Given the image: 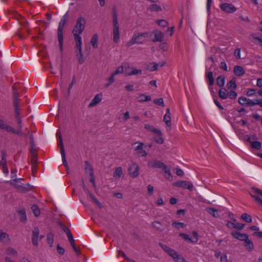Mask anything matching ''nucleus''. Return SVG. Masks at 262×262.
Returning <instances> with one entry per match:
<instances>
[{"instance_id": "1", "label": "nucleus", "mask_w": 262, "mask_h": 262, "mask_svg": "<svg viewBox=\"0 0 262 262\" xmlns=\"http://www.w3.org/2000/svg\"><path fill=\"white\" fill-rule=\"evenodd\" d=\"M13 90V105L14 107V115L15 117L17 123V129H15L13 128L14 132H11L19 136H24V133L22 132V121L20 117V108L19 103L20 99L19 98V95L17 93L15 85L14 84L12 86Z\"/></svg>"}, {"instance_id": "2", "label": "nucleus", "mask_w": 262, "mask_h": 262, "mask_svg": "<svg viewBox=\"0 0 262 262\" xmlns=\"http://www.w3.org/2000/svg\"><path fill=\"white\" fill-rule=\"evenodd\" d=\"M85 24L86 20L83 17L80 16L77 19L76 25L72 30V34L74 37L75 43L82 42L80 35L84 31Z\"/></svg>"}, {"instance_id": "3", "label": "nucleus", "mask_w": 262, "mask_h": 262, "mask_svg": "<svg viewBox=\"0 0 262 262\" xmlns=\"http://www.w3.org/2000/svg\"><path fill=\"white\" fill-rule=\"evenodd\" d=\"M68 18V12H67L61 18L60 22L58 25L57 29V36L59 41V45L60 47V51L62 50L63 37V29L64 26L66 23Z\"/></svg>"}, {"instance_id": "4", "label": "nucleus", "mask_w": 262, "mask_h": 262, "mask_svg": "<svg viewBox=\"0 0 262 262\" xmlns=\"http://www.w3.org/2000/svg\"><path fill=\"white\" fill-rule=\"evenodd\" d=\"M159 245L165 252L168 253L169 256L172 257L174 262H186L185 259L173 249H171L168 246L164 245L161 243L159 244Z\"/></svg>"}, {"instance_id": "5", "label": "nucleus", "mask_w": 262, "mask_h": 262, "mask_svg": "<svg viewBox=\"0 0 262 262\" xmlns=\"http://www.w3.org/2000/svg\"><path fill=\"white\" fill-rule=\"evenodd\" d=\"M148 37L147 33H137L134 34L129 41L130 45L140 44L144 42Z\"/></svg>"}, {"instance_id": "6", "label": "nucleus", "mask_w": 262, "mask_h": 262, "mask_svg": "<svg viewBox=\"0 0 262 262\" xmlns=\"http://www.w3.org/2000/svg\"><path fill=\"white\" fill-rule=\"evenodd\" d=\"M252 193H250L251 196L257 204L262 206V199L260 198V196L262 197V190L258 188L253 187L252 189Z\"/></svg>"}, {"instance_id": "7", "label": "nucleus", "mask_w": 262, "mask_h": 262, "mask_svg": "<svg viewBox=\"0 0 262 262\" xmlns=\"http://www.w3.org/2000/svg\"><path fill=\"white\" fill-rule=\"evenodd\" d=\"M238 102L243 106H252L255 105V100H253L244 96L239 97Z\"/></svg>"}, {"instance_id": "8", "label": "nucleus", "mask_w": 262, "mask_h": 262, "mask_svg": "<svg viewBox=\"0 0 262 262\" xmlns=\"http://www.w3.org/2000/svg\"><path fill=\"white\" fill-rule=\"evenodd\" d=\"M76 56L78 58V62L80 64L83 63L85 59L83 57V54L82 53V42H76Z\"/></svg>"}, {"instance_id": "9", "label": "nucleus", "mask_w": 262, "mask_h": 262, "mask_svg": "<svg viewBox=\"0 0 262 262\" xmlns=\"http://www.w3.org/2000/svg\"><path fill=\"white\" fill-rule=\"evenodd\" d=\"M173 186L182 187L184 189H188L190 191H191L193 188L192 184L187 181H178L173 184Z\"/></svg>"}, {"instance_id": "10", "label": "nucleus", "mask_w": 262, "mask_h": 262, "mask_svg": "<svg viewBox=\"0 0 262 262\" xmlns=\"http://www.w3.org/2000/svg\"><path fill=\"white\" fill-rule=\"evenodd\" d=\"M59 145L60 148V154H61V158H62V162H63V164L66 167L67 169H68V163H67V162L66 161V154H65L64 146H63V144L61 136L60 135V134L59 135Z\"/></svg>"}, {"instance_id": "11", "label": "nucleus", "mask_w": 262, "mask_h": 262, "mask_svg": "<svg viewBox=\"0 0 262 262\" xmlns=\"http://www.w3.org/2000/svg\"><path fill=\"white\" fill-rule=\"evenodd\" d=\"M220 8L226 13H233L236 8L231 4L223 3L220 5Z\"/></svg>"}, {"instance_id": "12", "label": "nucleus", "mask_w": 262, "mask_h": 262, "mask_svg": "<svg viewBox=\"0 0 262 262\" xmlns=\"http://www.w3.org/2000/svg\"><path fill=\"white\" fill-rule=\"evenodd\" d=\"M147 166L152 168H161L162 170L166 168V165L160 161L151 160L148 162Z\"/></svg>"}, {"instance_id": "13", "label": "nucleus", "mask_w": 262, "mask_h": 262, "mask_svg": "<svg viewBox=\"0 0 262 262\" xmlns=\"http://www.w3.org/2000/svg\"><path fill=\"white\" fill-rule=\"evenodd\" d=\"M119 27L118 22H113V40L115 42H118L119 41Z\"/></svg>"}, {"instance_id": "14", "label": "nucleus", "mask_w": 262, "mask_h": 262, "mask_svg": "<svg viewBox=\"0 0 262 262\" xmlns=\"http://www.w3.org/2000/svg\"><path fill=\"white\" fill-rule=\"evenodd\" d=\"M139 168L138 164L133 163L129 168V175L133 178H136L139 174Z\"/></svg>"}, {"instance_id": "15", "label": "nucleus", "mask_w": 262, "mask_h": 262, "mask_svg": "<svg viewBox=\"0 0 262 262\" xmlns=\"http://www.w3.org/2000/svg\"><path fill=\"white\" fill-rule=\"evenodd\" d=\"M11 184L13 185V183H11ZM13 185L15 186V187L17 189V190L20 192H23L26 193L29 190H30L32 186L30 185L29 184H27L26 185H20V184H13Z\"/></svg>"}, {"instance_id": "16", "label": "nucleus", "mask_w": 262, "mask_h": 262, "mask_svg": "<svg viewBox=\"0 0 262 262\" xmlns=\"http://www.w3.org/2000/svg\"><path fill=\"white\" fill-rule=\"evenodd\" d=\"M231 234L234 238L241 241H246L249 237L247 234L241 233L236 231H232Z\"/></svg>"}, {"instance_id": "17", "label": "nucleus", "mask_w": 262, "mask_h": 262, "mask_svg": "<svg viewBox=\"0 0 262 262\" xmlns=\"http://www.w3.org/2000/svg\"><path fill=\"white\" fill-rule=\"evenodd\" d=\"M10 241L11 239L9 234L0 229V242L5 245H7Z\"/></svg>"}, {"instance_id": "18", "label": "nucleus", "mask_w": 262, "mask_h": 262, "mask_svg": "<svg viewBox=\"0 0 262 262\" xmlns=\"http://www.w3.org/2000/svg\"><path fill=\"white\" fill-rule=\"evenodd\" d=\"M39 234V230L37 227L35 228L32 231V242L34 246L38 245V238Z\"/></svg>"}, {"instance_id": "19", "label": "nucleus", "mask_w": 262, "mask_h": 262, "mask_svg": "<svg viewBox=\"0 0 262 262\" xmlns=\"http://www.w3.org/2000/svg\"><path fill=\"white\" fill-rule=\"evenodd\" d=\"M155 37L152 40L153 42H162L163 40L164 34L161 31L155 30L153 32Z\"/></svg>"}, {"instance_id": "20", "label": "nucleus", "mask_w": 262, "mask_h": 262, "mask_svg": "<svg viewBox=\"0 0 262 262\" xmlns=\"http://www.w3.org/2000/svg\"><path fill=\"white\" fill-rule=\"evenodd\" d=\"M102 94H98L95 96L89 104V107H92L98 104L102 99Z\"/></svg>"}, {"instance_id": "21", "label": "nucleus", "mask_w": 262, "mask_h": 262, "mask_svg": "<svg viewBox=\"0 0 262 262\" xmlns=\"http://www.w3.org/2000/svg\"><path fill=\"white\" fill-rule=\"evenodd\" d=\"M163 121L166 123V124L167 126H169V127L171 126V123L170 113V109L168 108L166 109V113L164 116Z\"/></svg>"}, {"instance_id": "22", "label": "nucleus", "mask_w": 262, "mask_h": 262, "mask_svg": "<svg viewBox=\"0 0 262 262\" xmlns=\"http://www.w3.org/2000/svg\"><path fill=\"white\" fill-rule=\"evenodd\" d=\"M144 128L151 132H153L158 135H162V133L160 129L155 128L153 126L149 125V124H145Z\"/></svg>"}, {"instance_id": "23", "label": "nucleus", "mask_w": 262, "mask_h": 262, "mask_svg": "<svg viewBox=\"0 0 262 262\" xmlns=\"http://www.w3.org/2000/svg\"><path fill=\"white\" fill-rule=\"evenodd\" d=\"M234 72L236 75L241 76L245 74V71L242 67L236 66L234 68Z\"/></svg>"}, {"instance_id": "24", "label": "nucleus", "mask_w": 262, "mask_h": 262, "mask_svg": "<svg viewBox=\"0 0 262 262\" xmlns=\"http://www.w3.org/2000/svg\"><path fill=\"white\" fill-rule=\"evenodd\" d=\"M6 253L7 255L13 257H16L18 256L17 251L12 247H8L6 249Z\"/></svg>"}, {"instance_id": "25", "label": "nucleus", "mask_w": 262, "mask_h": 262, "mask_svg": "<svg viewBox=\"0 0 262 262\" xmlns=\"http://www.w3.org/2000/svg\"><path fill=\"white\" fill-rule=\"evenodd\" d=\"M0 129L6 130L9 132H14L12 127L8 126L1 119H0Z\"/></svg>"}, {"instance_id": "26", "label": "nucleus", "mask_w": 262, "mask_h": 262, "mask_svg": "<svg viewBox=\"0 0 262 262\" xmlns=\"http://www.w3.org/2000/svg\"><path fill=\"white\" fill-rule=\"evenodd\" d=\"M84 163L85 165L84 169L86 173L90 174V176H93L94 172L92 166L87 161H85Z\"/></svg>"}, {"instance_id": "27", "label": "nucleus", "mask_w": 262, "mask_h": 262, "mask_svg": "<svg viewBox=\"0 0 262 262\" xmlns=\"http://www.w3.org/2000/svg\"><path fill=\"white\" fill-rule=\"evenodd\" d=\"M206 77L207 80L208 82V84L210 86L214 84V80L213 76V73L212 72H209L207 73L206 75Z\"/></svg>"}, {"instance_id": "28", "label": "nucleus", "mask_w": 262, "mask_h": 262, "mask_svg": "<svg viewBox=\"0 0 262 262\" xmlns=\"http://www.w3.org/2000/svg\"><path fill=\"white\" fill-rule=\"evenodd\" d=\"M245 242V246L247 250L249 251H251L254 249V246L252 242L248 238L244 241Z\"/></svg>"}, {"instance_id": "29", "label": "nucleus", "mask_w": 262, "mask_h": 262, "mask_svg": "<svg viewBox=\"0 0 262 262\" xmlns=\"http://www.w3.org/2000/svg\"><path fill=\"white\" fill-rule=\"evenodd\" d=\"M18 213L20 216V221L25 223L27 221V215L25 209L19 210Z\"/></svg>"}, {"instance_id": "30", "label": "nucleus", "mask_w": 262, "mask_h": 262, "mask_svg": "<svg viewBox=\"0 0 262 262\" xmlns=\"http://www.w3.org/2000/svg\"><path fill=\"white\" fill-rule=\"evenodd\" d=\"M98 36L97 34H95L92 37L91 40V44L94 48H97L98 47Z\"/></svg>"}, {"instance_id": "31", "label": "nucleus", "mask_w": 262, "mask_h": 262, "mask_svg": "<svg viewBox=\"0 0 262 262\" xmlns=\"http://www.w3.org/2000/svg\"><path fill=\"white\" fill-rule=\"evenodd\" d=\"M208 213L211 214L214 217H218L219 215L217 210L214 208L209 207L206 209Z\"/></svg>"}, {"instance_id": "32", "label": "nucleus", "mask_w": 262, "mask_h": 262, "mask_svg": "<svg viewBox=\"0 0 262 262\" xmlns=\"http://www.w3.org/2000/svg\"><path fill=\"white\" fill-rule=\"evenodd\" d=\"M219 96L222 99H226L228 97L227 90L225 89H220L219 91Z\"/></svg>"}, {"instance_id": "33", "label": "nucleus", "mask_w": 262, "mask_h": 262, "mask_svg": "<svg viewBox=\"0 0 262 262\" xmlns=\"http://www.w3.org/2000/svg\"><path fill=\"white\" fill-rule=\"evenodd\" d=\"M225 76L220 75L216 79V84L219 86H223L225 84Z\"/></svg>"}, {"instance_id": "34", "label": "nucleus", "mask_w": 262, "mask_h": 262, "mask_svg": "<svg viewBox=\"0 0 262 262\" xmlns=\"http://www.w3.org/2000/svg\"><path fill=\"white\" fill-rule=\"evenodd\" d=\"M241 218L247 223H251L252 221L251 216L246 213H243L241 215Z\"/></svg>"}, {"instance_id": "35", "label": "nucleus", "mask_w": 262, "mask_h": 262, "mask_svg": "<svg viewBox=\"0 0 262 262\" xmlns=\"http://www.w3.org/2000/svg\"><path fill=\"white\" fill-rule=\"evenodd\" d=\"M163 170L165 173V177L167 179H168L170 181H171L172 179V177L171 173L170 172V169L169 168H168V167L166 166V168L164 169Z\"/></svg>"}, {"instance_id": "36", "label": "nucleus", "mask_w": 262, "mask_h": 262, "mask_svg": "<svg viewBox=\"0 0 262 262\" xmlns=\"http://www.w3.org/2000/svg\"><path fill=\"white\" fill-rule=\"evenodd\" d=\"M251 147L252 148L260 149L261 147V143L259 141H253L252 142H251Z\"/></svg>"}, {"instance_id": "37", "label": "nucleus", "mask_w": 262, "mask_h": 262, "mask_svg": "<svg viewBox=\"0 0 262 262\" xmlns=\"http://www.w3.org/2000/svg\"><path fill=\"white\" fill-rule=\"evenodd\" d=\"M47 241L50 247H51L53 246L54 242V235L52 233H50L47 235Z\"/></svg>"}, {"instance_id": "38", "label": "nucleus", "mask_w": 262, "mask_h": 262, "mask_svg": "<svg viewBox=\"0 0 262 262\" xmlns=\"http://www.w3.org/2000/svg\"><path fill=\"white\" fill-rule=\"evenodd\" d=\"M89 196L99 208H102L103 207L100 202L98 200L97 198L95 197L93 194H92L91 193H89Z\"/></svg>"}, {"instance_id": "39", "label": "nucleus", "mask_w": 262, "mask_h": 262, "mask_svg": "<svg viewBox=\"0 0 262 262\" xmlns=\"http://www.w3.org/2000/svg\"><path fill=\"white\" fill-rule=\"evenodd\" d=\"M57 224L59 227L64 231L66 234L71 232L70 229L67 227H66L60 221H58Z\"/></svg>"}, {"instance_id": "40", "label": "nucleus", "mask_w": 262, "mask_h": 262, "mask_svg": "<svg viewBox=\"0 0 262 262\" xmlns=\"http://www.w3.org/2000/svg\"><path fill=\"white\" fill-rule=\"evenodd\" d=\"M142 70H137L136 69L132 68L130 73H128V76L140 75L142 74Z\"/></svg>"}, {"instance_id": "41", "label": "nucleus", "mask_w": 262, "mask_h": 262, "mask_svg": "<svg viewBox=\"0 0 262 262\" xmlns=\"http://www.w3.org/2000/svg\"><path fill=\"white\" fill-rule=\"evenodd\" d=\"M32 211L35 216H38L40 214V210L37 206L33 205L31 207Z\"/></svg>"}, {"instance_id": "42", "label": "nucleus", "mask_w": 262, "mask_h": 262, "mask_svg": "<svg viewBox=\"0 0 262 262\" xmlns=\"http://www.w3.org/2000/svg\"><path fill=\"white\" fill-rule=\"evenodd\" d=\"M122 173V169L121 167H119L116 169L114 172V177L120 178Z\"/></svg>"}, {"instance_id": "43", "label": "nucleus", "mask_w": 262, "mask_h": 262, "mask_svg": "<svg viewBox=\"0 0 262 262\" xmlns=\"http://www.w3.org/2000/svg\"><path fill=\"white\" fill-rule=\"evenodd\" d=\"M16 169H13L11 170V177L12 179H13V181L14 182H18L23 180V179H16Z\"/></svg>"}, {"instance_id": "44", "label": "nucleus", "mask_w": 262, "mask_h": 262, "mask_svg": "<svg viewBox=\"0 0 262 262\" xmlns=\"http://www.w3.org/2000/svg\"><path fill=\"white\" fill-rule=\"evenodd\" d=\"M123 65L124 67V72L126 75L128 76V73H130L132 68L127 63H123Z\"/></svg>"}, {"instance_id": "45", "label": "nucleus", "mask_w": 262, "mask_h": 262, "mask_svg": "<svg viewBox=\"0 0 262 262\" xmlns=\"http://www.w3.org/2000/svg\"><path fill=\"white\" fill-rule=\"evenodd\" d=\"M227 86L228 89H233L234 90L236 89V84L235 81L234 80H230L227 83Z\"/></svg>"}, {"instance_id": "46", "label": "nucleus", "mask_w": 262, "mask_h": 262, "mask_svg": "<svg viewBox=\"0 0 262 262\" xmlns=\"http://www.w3.org/2000/svg\"><path fill=\"white\" fill-rule=\"evenodd\" d=\"M159 67V64L153 62V63H150L149 65V66L148 67V69L150 71H155L157 70L158 68Z\"/></svg>"}, {"instance_id": "47", "label": "nucleus", "mask_w": 262, "mask_h": 262, "mask_svg": "<svg viewBox=\"0 0 262 262\" xmlns=\"http://www.w3.org/2000/svg\"><path fill=\"white\" fill-rule=\"evenodd\" d=\"M149 9L151 11H160L162 10L161 7L156 4L151 5Z\"/></svg>"}, {"instance_id": "48", "label": "nucleus", "mask_w": 262, "mask_h": 262, "mask_svg": "<svg viewBox=\"0 0 262 262\" xmlns=\"http://www.w3.org/2000/svg\"><path fill=\"white\" fill-rule=\"evenodd\" d=\"M161 224L158 221H154L152 223L153 227L160 231H162V229L161 228Z\"/></svg>"}, {"instance_id": "49", "label": "nucleus", "mask_w": 262, "mask_h": 262, "mask_svg": "<svg viewBox=\"0 0 262 262\" xmlns=\"http://www.w3.org/2000/svg\"><path fill=\"white\" fill-rule=\"evenodd\" d=\"M172 225L178 229L180 228H183L185 227V225L183 223H178L176 222H173Z\"/></svg>"}, {"instance_id": "50", "label": "nucleus", "mask_w": 262, "mask_h": 262, "mask_svg": "<svg viewBox=\"0 0 262 262\" xmlns=\"http://www.w3.org/2000/svg\"><path fill=\"white\" fill-rule=\"evenodd\" d=\"M154 102L157 105L164 106V101L163 98L156 99L154 100Z\"/></svg>"}, {"instance_id": "51", "label": "nucleus", "mask_w": 262, "mask_h": 262, "mask_svg": "<svg viewBox=\"0 0 262 262\" xmlns=\"http://www.w3.org/2000/svg\"><path fill=\"white\" fill-rule=\"evenodd\" d=\"M157 23L160 26L163 27H165L167 26V22L164 19L158 20H157Z\"/></svg>"}, {"instance_id": "52", "label": "nucleus", "mask_w": 262, "mask_h": 262, "mask_svg": "<svg viewBox=\"0 0 262 262\" xmlns=\"http://www.w3.org/2000/svg\"><path fill=\"white\" fill-rule=\"evenodd\" d=\"M113 22H118L117 19V10L115 8H113Z\"/></svg>"}, {"instance_id": "53", "label": "nucleus", "mask_w": 262, "mask_h": 262, "mask_svg": "<svg viewBox=\"0 0 262 262\" xmlns=\"http://www.w3.org/2000/svg\"><path fill=\"white\" fill-rule=\"evenodd\" d=\"M124 72V67L123 65L120 67H119L117 68V69L116 70V71L113 73L114 75H117L120 73H122Z\"/></svg>"}, {"instance_id": "54", "label": "nucleus", "mask_w": 262, "mask_h": 262, "mask_svg": "<svg viewBox=\"0 0 262 262\" xmlns=\"http://www.w3.org/2000/svg\"><path fill=\"white\" fill-rule=\"evenodd\" d=\"M179 235L182 237L185 240L192 243V238H190L188 234L181 233H180Z\"/></svg>"}, {"instance_id": "55", "label": "nucleus", "mask_w": 262, "mask_h": 262, "mask_svg": "<svg viewBox=\"0 0 262 262\" xmlns=\"http://www.w3.org/2000/svg\"><path fill=\"white\" fill-rule=\"evenodd\" d=\"M155 141L158 144H162L164 142V139L162 135H158V137L155 138Z\"/></svg>"}, {"instance_id": "56", "label": "nucleus", "mask_w": 262, "mask_h": 262, "mask_svg": "<svg viewBox=\"0 0 262 262\" xmlns=\"http://www.w3.org/2000/svg\"><path fill=\"white\" fill-rule=\"evenodd\" d=\"M228 96L230 99H235L237 97V93L233 91H231L228 93Z\"/></svg>"}, {"instance_id": "57", "label": "nucleus", "mask_w": 262, "mask_h": 262, "mask_svg": "<svg viewBox=\"0 0 262 262\" xmlns=\"http://www.w3.org/2000/svg\"><path fill=\"white\" fill-rule=\"evenodd\" d=\"M245 227V225L241 223H234V228L238 230H242Z\"/></svg>"}, {"instance_id": "58", "label": "nucleus", "mask_w": 262, "mask_h": 262, "mask_svg": "<svg viewBox=\"0 0 262 262\" xmlns=\"http://www.w3.org/2000/svg\"><path fill=\"white\" fill-rule=\"evenodd\" d=\"M68 240L70 243V244H73L74 243V239L73 238V236L72 235V233L70 232L67 234Z\"/></svg>"}, {"instance_id": "59", "label": "nucleus", "mask_w": 262, "mask_h": 262, "mask_svg": "<svg viewBox=\"0 0 262 262\" xmlns=\"http://www.w3.org/2000/svg\"><path fill=\"white\" fill-rule=\"evenodd\" d=\"M192 235L193 237L192 238V243H195L198 242V234L196 231H193L192 232Z\"/></svg>"}, {"instance_id": "60", "label": "nucleus", "mask_w": 262, "mask_h": 262, "mask_svg": "<svg viewBox=\"0 0 262 262\" xmlns=\"http://www.w3.org/2000/svg\"><path fill=\"white\" fill-rule=\"evenodd\" d=\"M137 154L139 156H141V157H144L146 156V155H147V152H146V151L145 150H144V149H141V150H138V151L137 152Z\"/></svg>"}, {"instance_id": "61", "label": "nucleus", "mask_w": 262, "mask_h": 262, "mask_svg": "<svg viewBox=\"0 0 262 262\" xmlns=\"http://www.w3.org/2000/svg\"><path fill=\"white\" fill-rule=\"evenodd\" d=\"M31 162L32 165H34L37 162V153L31 154Z\"/></svg>"}, {"instance_id": "62", "label": "nucleus", "mask_w": 262, "mask_h": 262, "mask_svg": "<svg viewBox=\"0 0 262 262\" xmlns=\"http://www.w3.org/2000/svg\"><path fill=\"white\" fill-rule=\"evenodd\" d=\"M30 152L31 154L37 153V148L35 146V143L33 144H30Z\"/></svg>"}, {"instance_id": "63", "label": "nucleus", "mask_w": 262, "mask_h": 262, "mask_svg": "<svg viewBox=\"0 0 262 262\" xmlns=\"http://www.w3.org/2000/svg\"><path fill=\"white\" fill-rule=\"evenodd\" d=\"M175 170H176V173L178 176H179L180 177L183 176L184 173L183 171L181 169L179 168H176L175 169Z\"/></svg>"}, {"instance_id": "64", "label": "nucleus", "mask_w": 262, "mask_h": 262, "mask_svg": "<svg viewBox=\"0 0 262 262\" xmlns=\"http://www.w3.org/2000/svg\"><path fill=\"white\" fill-rule=\"evenodd\" d=\"M240 53H241L240 49L238 48L234 50V55L236 57V58H237V59L241 58Z\"/></svg>"}]
</instances>
